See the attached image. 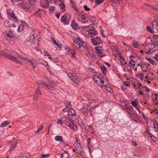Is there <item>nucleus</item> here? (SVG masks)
Listing matches in <instances>:
<instances>
[{
    "instance_id": "nucleus-1",
    "label": "nucleus",
    "mask_w": 158,
    "mask_h": 158,
    "mask_svg": "<svg viewBox=\"0 0 158 158\" xmlns=\"http://www.w3.org/2000/svg\"><path fill=\"white\" fill-rule=\"evenodd\" d=\"M3 54L4 56L7 57L9 59L19 64H21L22 59L26 61H27L28 60L27 58L24 57H22L19 54L17 53L13 56L5 52L3 53Z\"/></svg>"
},
{
    "instance_id": "nucleus-2",
    "label": "nucleus",
    "mask_w": 158,
    "mask_h": 158,
    "mask_svg": "<svg viewBox=\"0 0 158 158\" xmlns=\"http://www.w3.org/2000/svg\"><path fill=\"white\" fill-rule=\"evenodd\" d=\"M74 45L77 48H79L83 45V42L80 37H77L73 41Z\"/></svg>"
},
{
    "instance_id": "nucleus-3",
    "label": "nucleus",
    "mask_w": 158,
    "mask_h": 158,
    "mask_svg": "<svg viewBox=\"0 0 158 158\" xmlns=\"http://www.w3.org/2000/svg\"><path fill=\"white\" fill-rule=\"evenodd\" d=\"M42 94L41 90L39 88H38L36 90L33 96V99L35 100H37L40 98Z\"/></svg>"
},
{
    "instance_id": "nucleus-4",
    "label": "nucleus",
    "mask_w": 158,
    "mask_h": 158,
    "mask_svg": "<svg viewBox=\"0 0 158 158\" xmlns=\"http://www.w3.org/2000/svg\"><path fill=\"white\" fill-rule=\"evenodd\" d=\"M12 20V19H9L8 20H6L5 22L4 25L5 27H9L11 26L15 27L16 26L14 24L12 23V22H13Z\"/></svg>"
},
{
    "instance_id": "nucleus-5",
    "label": "nucleus",
    "mask_w": 158,
    "mask_h": 158,
    "mask_svg": "<svg viewBox=\"0 0 158 158\" xmlns=\"http://www.w3.org/2000/svg\"><path fill=\"white\" fill-rule=\"evenodd\" d=\"M66 125L69 127L73 131L76 130L77 129V127L76 125L70 120L69 122H66Z\"/></svg>"
},
{
    "instance_id": "nucleus-6",
    "label": "nucleus",
    "mask_w": 158,
    "mask_h": 158,
    "mask_svg": "<svg viewBox=\"0 0 158 158\" xmlns=\"http://www.w3.org/2000/svg\"><path fill=\"white\" fill-rule=\"evenodd\" d=\"M8 16L12 18V19L13 21H14L15 22H17L18 21L15 15L13 12L9 13L8 14Z\"/></svg>"
},
{
    "instance_id": "nucleus-7",
    "label": "nucleus",
    "mask_w": 158,
    "mask_h": 158,
    "mask_svg": "<svg viewBox=\"0 0 158 158\" xmlns=\"http://www.w3.org/2000/svg\"><path fill=\"white\" fill-rule=\"evenodd\" d=\"M41 84L44 85H42L41 86L47 90H53L54 89L52 87L48 85L45 84V82H42V83H41L40 85Z\"/></svg>"
},
{
    "instance_id": "nucleus-8",
    "label": "nucleus",
    "mask_w": 158,
    "mask_h": 158,
    "mask_svg": "<svg viewBox=\"0 0 158 158\" xmlns=\"http://www.w3.org/2000/svg\"><path fill=\"white\" fill-rule=\"evenodd\" d=\"M66 73L68 76V77L70 78V79L72 77H73L74 76L76 75V74L72 70H68L66 72Z\"/></svg>"
},
{
    "instance_id": "nucleus-9",
    "label": "nucleus",
    "mask_w": 158,
    "mask_h": 158,
    "mask_svg": "<svg viewBox=\"0 0 158 158\" xmlns=\"http://www.w3.org/2000/svg\"><path fill=\"white\" fill-rule=\"evenodd\" d=\"M71 80L73 82L76 84H78L79 81V78L76 75L74 76L73 77H72Z\"/></svg>"
},
{
    "instance_id": "nucleus-10",
    "label": "nucleus",
    "mask_w": 158,
    "mask_h": 158,
    "mask_svg": "<svg viewBox=\"0 0 158 158\" xmlns=\"http://www.w3.org/2000/svg\"><path fill=\"white\" fill-rule=\"evenodd\" d=\"M80 144L79 143H78V144H77V147H75L76 151L79 154H81V153L83 151V150Z\"/></svg>"
},
{
    "instance_id": "nucleus-11",
    "label": "nucleus",
    "mask_w": 158,
    "mask_h": 158,
    "mask_svg": "<svg viewBox=\"0 0 158 158\" xmlns=\"http://www.w3.org/2000/svg\"><path fill=\"white\" fill-rule=\"evenodd\" d=\"M71 26L73 29L76 30L78 27V26L76 22L74 20H73L71 23Z\"/></svg>"
},
{
    "instance_id": "nucleus-12",
    "label": "nucleus",
    "mask_w": 158,
    "mask_h": 158,
    "mask_svg": "<svg viewBox=\"0 0 158 158\" xmlns=\"http://www.w3.org/2000/svg\"><path fill=\"white\" fill-rule=\"evenodd\" d=\"M147 75L149 76V80H150L154 79L156 77V75L152 72L148 73Z\"/></svg>"
},
{
    "instance_id": "nucleus-13",
    "label": "nucleus",
    "mask_w": 158,
    "mask_h": 158,
    "mask_svg": "<svg viewBox=\"0 0 158 158\" xmlns=\"http://www.w3.org/2000/svg\"><path fill=\"white\" fill-rule=\"evenodd\" d=\"M27 40V41L30 42L31 44L34 43L35 38L34 37V35H31L28 38Z\"/></svg>"
},
{
    "instance_id": "nucleus-14",
    "label": "nucleus",
    "mask_w": 158,
    "mask_h": 158,
    "mask_svg": "<svg viewBox=\"0 0 158 158\" xmlns=\"http://www.w3.org/2000/svg\"><path fill=\"white\" fill-rule=\"evenodd\" d=\"M61 158H69V155L67 151H64V152L62 154H60Z\"/></svg>"
},
{
    "instance_id": "nucleus-15",
    "label": "nucleus",
    "mask_w": 158,
    "mask_h": 158,
    "mask_svg": "<svg viewBox=\"0 0 158 158\" xmlns=\"http://www.w3.org/2000/svg\"><path fill=\"white\" fill-rule=\"evenodd\" d=\"M68 115L69 116H74L75 115V112L74 110L73 109H70L68 112Z\"/></svg>"
},
{
    "instance_id": "nucleus-16",
    "label": "nucleus",
    "mask_w": 158,
    "mask_h": 158,
    "mask_svg": "<svg viewBox=\"0 0 158 158\" xmlns=\"http://www.w3.org/2000/svg\"><path fill=\"white\" fill-rule=\"evenodd\" d=\"M10 123V122L8 120H6L3 122L0 125V126L1 127H3L8 125Z\"/></svg>"
},
{
    "instance_id": "nucleus-17",
    "label": "nucleus",
    "mask_w": 158,
    "mask_h": 158,
    "mask_svg": "<svg viewBox=\"0 0 158 158\" xmlns=\"http://www.w3.org/2000/svg\"><path fill=\"white\" fill-rule=\"evenodd\" d=\"M101 69L102 73V74L104 75H105L106 74V69L104 65H102L101 66Z\"/></svg>"
},
{
    "instance_id": "nucleus-18",
    "label": "nucleus",
    "mask_w": 158,
    "mask_h": 158,
    "mask_svg": "<svg viewBox=\"0 0 158 158\" xmlns=\"http://www.w3.org/2000/svg\"><path fill=\"white\" fill-rule=\"evenodd\" d=\"M61 119L62 122H63V123H64L65 124L66 122H69L70 120V118L69 117L67 118L66 117H63Z\"/></svg>"
},
{
    "instance_id": "nucleus-19",
    "label": "nucleus",
    "mask_w": 158,
    "mask_h": 158,
    "mask_svg": "<svg viewBox=\"0 0 158 158\" xmlns=\"http://www.w3.org/2000/svg\"><path fill=\"white\" fill-rule=\"evenodd\" d=\"M146 59L148 60L149 62L150 63H151L153 65H156L157 64L152 59L148 58H146Z\"/></svg>"
},
{
    "instance_id": "nucleus-20",
    "label": "nucleus",
    "mask_w": 158,
    "mask_h": 158,
    "mask_svg": "<svg viewBox=\"0 0 158 158\" xmlns=\"http://www.w3.org/2000/svg\"><path fill=\"white\" fill-rule=\"evenodd\" d=\"M55 139L57 141H62L63 140V138L61 136L57 135L55 137Z\"/></svg>"
},
{
    "instance_id": "nucleus-21",
    "label": "nucleus",
    "mask_w": 158,
    "mask_h": 158,
    "mask_svg": "<svg viewBox=\"0 0 158 158\" xmlns=\"http://www.w3.org/2000/svg\"><path fill=\"white\" fill-rule=\"evenodd\" d=\"M143 72H147L148 66L146 64H143L141 66Z\"/></svg>"
},
{
    "instance_id": "nucleus-22",
    "label": "nucleus",
    "mask_w": 158,
    "mask_h": 158,
    "mask_svg": "<svg viewBox=\"0 0 158 158\" xmlns=\"http://www.w3.org/2000/svg\"><path fill=\"white\" fill-rule=\"evenodd\" d=\"M102 49L101 47L97 46L96 47V49L97 51V52L100 54H102V52H101V49Z\"/></svg>"
},
{
    "instance_id": "nucleus-23",
    "label": "nucleus",
    "mask_w": 158,
    "mask_h": 158,
    "mask_svg": "<svg viewBox=\"0 0 158 158\" xmlns=\"http://www.w3.org/2000/svg\"><path fill=\"white\" fill-rule=\"evenodd\" d=\"M89 33L91 35H96L98 34V32L96 30H95L94 31H89Z\"/></svg>"
},
{
    "instance_id": "nucleus-24",
    "label": "nucleus",
    "mask_w": 158,
    "mask_h": 158,
    "mask_svg": "<svg viewBox=\"0 0 158 158\" xmlns=\"http://www.w3.org/2000/svg\"><path fill=\"white\" fill-rule=\"evenodd\" d=\"M94 39L96 40V41L99 43V44L100 43H102V40L101 38L99 36H97L94 38Z\"/></svg>"
},
{
    "instance_id": "nucleus-25",
    "label": "nucleus",
    "mask_w": 158,
    "mask_h": 158,
    "mask_svg": "<svg viewBox=\"0 0 158 158\" xmlns=\"http://www.w3.org/2000/svg\"><path fill=\"white\" fill-rule=\"evenodd\" d=\"M59 6H60L61 10H63V12H64L65 11V6L63 3L60 4Z\"/></svg>"
},
{
    "instance_id": "nucleus-26",
    "label": "nucleus",
    "mask_w": 158,
    "mask_h": 158,
    "mask_svg": "<svg viewBox=\"0 0 158 158\" xmlns=\"http://www.w3.org/2000/svg\"><path fill=\"white\" fill-rule=\"evenodd\" d=\"M95 17L93 16H90L89 18V20L92 22V24H94V21L95 20Z\"/></svg>"
},
{
    "instance_id": "nucleus-27",
    "label": "nucleus",
    "mask_w": 158,
    "mask_h": 158,
    "mask_svg": "<svg viewBox=\"0 0 158 158\" xmlns=\"http://www.w3.org/2000/svg\"><path fill=\"white\" fill-rule=\"evenodd\" d=\"M16 144V142H14L12 143V145L10 146V150H11L14 149L15 148Z\"/></svg>"
},
{
    "instance_id": "nucleus-28",
    "label": "nucleus",
    "mask_w": 158,
    "mask_h": 158,
    "mask_svg": "<svg viewBox=\"0 0 158 158\" xmlns=\"http://www.w3.org/2000/svg\"><path fill=\"white\" fill-rule=\"evenodd\" d=\"M129 64L132 67V68H133L135 65V62L134 61L132 60L130 61Z\"/></svg>"
},
{
    "instance_id": "nucleus-29",
    "label": "nucleus",
    "mask_w": 158,
    "mask_h": 158,
    "mask_svg": "<svg viewBox=\"0 0 158 158\" xmlns=\"http://www.w3.org/2000/svg\"><path fill=\"white\" fill-rule=\"evenodd\" d=\"M43 125V124L41 125H40V126L38 128L37 131H35V132L36 133L39 132L40 131H41L42 130V128L43 127V126H42Z\"/></svg>"
},
{
    "instance_id": "nucleus-30",
    "label": "nucleus",
    "mask_w": 158,
    "mask_h": 158,
    "mask_svg": "<svg viewBox=\"0 0 158 158\" xmlns=\"http://www.w3.org/2000/svg\"><path fill=\"white\" fill-rule=\"evenodd\" d=\"M91 41L94 45H98V42L97 41H96V40L94 39V38L91 40Z\"/></svg>"
},
{
    "instance_id": "nucleus-31",
    "label": "nucleus",
    "mask_w": 158,
    "mask_h": 158,
    "mask_svg": "<svg viewBox=\"0 0 158 158\" xmlns=\"http://www.w3.org/2000/svg\"><path fill=\"white\" fill-rule=\"evenodd\" d=\"M67 16L65 15H63L61 19V21L62 22H65L67 20Z\"/></svg>"
},
{
    "instance_id": "nucleus-32",
    "label": "nucleus",
    "mask_w": 158,
    "mask_h": 158,
    "mask_svg": "<svg viewBox=\"0 0 158 158\" xmlns=\"http://www.w3.org/2000/svg\"><path fill=\"white\" fill-rule=\"evenodd\" d=\"M92 110H93V109L92 108V107H91L89 105V104H88L87 106V111L91 112L92 111Z\"/></svg>"
},
{
    "instance_id": "nucleus-33",
    "label": "nucleus",
    "mask_w": 158,
    "mask_h": 158,
    "mask_svg": "<svg viewBox=\"0 0 158 158\" xmlns=\"http://www.w3.org/2000/svg\"><path fill=\"white\" fill-rule=\"evenodd\" d=\"M92 110H93V109L92 108V107H91L89 105V104H88L87 106V111L91 112L92 111Z\"/></svg>"
},
{
    "instance_id": "nucleus-34",
    "label": "nucleus",
    "mask_w": 158,
    "mask_h": 158,
    "mask_svg": "<svg viewBox=\"0 0 158 158\" xmlns=\"http://www.w3.org/2000/svg\"><path fill=\"white\" fill-rule=\"evenodd\" d=\"M54 43L55 45H57L59 48H61L62 47V45L61 44L57 42L56 41H54Z\"/></svg>"
},
{
    "instance_id": "nucleus-35",
    "label": "nucleus",
    "mask_w": 158,
    "mask_h": 158,
    "mask_svg": "<svg viewBox=\"0 0 158 158\" xmlns=\"http://www.w3.org/2000/svg\"><path fill=\"white\" fill-rule=\"evenodd\" d=\"M64 103L67 107H68L69 106V108L70 107V106L71 105V103L69 101H66Z\"/></svg>"
},
{
    "instance_id": "nucleus-36",
    "label": "nucleus",
    "mask_w": 158,
    "mask_h": 158,
    "mask_svg": "<svg viewBox=\"0 0 158 158\" xmlns=\"http://www.w3.org/2000/svg\"><path fill=\"white\" fill-rule=\"evenodd\" d=\"M157 94H153L152 95V98L154 100H157Z\"/></svg>"
},
{
    "instance_id": "nucleus-37",
    "label": "nucleus",
    "mask_w": 158,
    "mask_h": 158,
    "mask_svg": "<svg viewBox=\"0 0 158 158\" xmlns=\"http://www.w3.org/2000/svg\"><path fill=\"white\" fill-rule=\"evenodd\" d=\"M81 111L82 112V113L84 114L86 113L87 110H86L85 108L83 107L82 108L81 110Z\"/></svg>"
},
{
    "instance_id": "nucleus-38",
    "label": "nucleus",
    "mask_w": 158,
    "mask_h": 158,
    "mask_svg": "<svg viewBox=\"0 0 158 158\" xmlns=\"http://www.w3.org/2000/svg\"><path fill=\"white\" fill-rule=\"evenodd\" d=\"M153 128H156L155 130V131H157V132L158 131L157 130V129H158L157 127L158 126V123H157V124H156L155 123L154 125H153Z\"/></svg>"
},
{
    "instance_id": "nucleus-39",
    "label": "nucleus",
    "mask_w": 158,
    "mask_h": 158,
    "mask_svg": "<svg viewBox=\"0 0 158 158\" xmlns=\"http://www.w3.org/2000/svg\"><path fill=\"white\" fill-rule=\"evenodd\" d=\"M131 103L134 106H135L137 105V102L135 100L132 101L131 102Z\"/></svg>"
},
{
    "instance_id": "nucleus-40",
    "label": "nucleus",
    "mask_w": 158,
    "mask_h": 158,
    "mask_svg": "<svg viewBox=\"0 0 158 158\" xmlns=\"http://www.w3.org/2000/svg\"><path fill=\"white\" fill-rule=\"evenodd\" d=\"M133 47L135 48H137L138 47V44L136 41H135L133 44Z\"/></svg>"
},
{
    "instance_id": "nucleus-41",
    "label": "nucleus",
    "mask_w": 158,
    "mask_h": 158,
    "mask_svg": "<svg viewBox=\"0 0 158 158\" xmlns=\"http://www.w3.org/2000/svg\"><path fill=\"white\" fill-rule=\"evenodd\" d=\"M91 139L90 138H89L87 139V143H88V146H91V143H90Z\"/></svg>"
},
{
    "instance_id": "nucleus-42",
    "label": "nucleus",
    "mask_w": 158,
    "mask_h": 158,
    "mask_svg": "<svg viewBox=\"0 0 158 158\" xmlns=\"http://www.w3.org/2000/svg\"><path fill=\"white\" fill-rule=\"evenodd\" d=\"M152 48H149V50L148 51H147L146 49V51H145V53L147 54H150L152 53V52H151Z\"/></svg>"
},
{
    "instance_id": "nucleus-43",
    "label": "nucleus",
    "mask_w": 158,
    "mask_h": 158,
    "mask_svg": "<svg viewBox=\"0 0 158 158\" xmlns=\"http://www.w3.org/2000/svg\"><path fill=\"white\" fill-rule=\"evenodd\" d=\"M70 51L71 52L72 55V56L73 57H74V56L75 55V54H76L75 51L74 50H70Z\"/></svg>"
},
{
    "instance_id": "nucleus-44",
    "label": "nucleus",
    "mask_w": 158,
    "mask_h": 158,
    "mask_svg": "<svg viewBox=\"0 0 158 158\" xmlns=\"http://www.w3.org/2000/svg\"><path fill=\"white\" fill-rule=\"evenodd\" d=\"M49 156V154H43L41 155V158H43L45 157H48Z\"/></svg>"
},
{
    "instance_id": "nucleus-45",
    "label": "nucleus",
    "mask_w": 158,
    "mask_h": 158,
    "mask_svg": "<svg viewBox=\"0 0 158 158\" xmlns=\"http://www.w3.org/2000/svg\"><path fill=\"white\" fill-rule=\"evenodd\" d=\"M83 7L85 10L86 11H89L90 10V9L88 8L86 5H84Z\"/></svg>"
},
{
    "instance_id": "nucleus-46",
    "label": "nucleus",
    "mask_w": 158,
    "mask_h": 158,
    "mask_svg": "<svg viewBox=\"0 0 158 158\" xmlns=\"http://www.w3.org/2000/svg\"><path fill=\"white\" fill-rule=\"evenodd\" d=\"M158 43V41H154L152 44H151L150 45H153L155 46H157V43ZM155 48H156V47H155Z\"/></svg>"
},
{
    "instance_id": "nucleus-47",
    "label": "nucleus",
    "mask_w": 158,
    "mask_h": 158,
    "mask_svg": "<svg viewBox=\"0 0 158 158\" xmlns=\"http://www.w3.org/2000/svg\"><path fill=\"white\" fill-rule=\"evenodd\" d=\"M24 3L23 2H21L20 3H19L18 4V5L20 6V7H21L22 8H24V6H23V4H24Z\"/></svg>"
},
{
    "instance_id": "nucleus-48",
    "label": "nucleus",
    "mask_w": 158,
    "mask_h": 158,
    "mask_svg": "<svg viewBox=\"0 0 158 158\" xmlns=\"http://www.w3.org/2000/svg\"><path fill=\"white\" fill-rule=\"evenodd\" d=\"M49 6V2L48 1H47V5H44L42 6V7L44 8H48Z\"/></svg>"
},
{
    "instance_id": "nucleus-49",
    "label": "nucleus",
    "mask_w": 158,
    "mask_h": 158,
    "mask_svg": "<svg viewBox=\"0 0 158 158\" xmlns=\"http://www.w3.org/2000/svg\"><path fill=\"white\" fill-rule=\"evenodd\" d=\"M55 9V7L53 6H51L49 8V10L51 12H52Z\"/></svg>"
},
{
    "instance_id": "nucleus-50",
    "label": "nucleus",
    "mask_w": 158,
    "mask_h": 158,
    "mask_svg": "<svg viewBox=\"0 0 158 158\" xmlns=\"http://www.w3.org/2000/svg\"><path fill=\"white\" fill-rule=\"evenodd\" d=\"M124 84L127 87H129L130 85V83L128 81H125L124 82Z\"/></svg>"
},
{
    "instance_id": "nucleus-51",
    "label": "nucleus",
    "mask_w": 158,
    "mask_h": 158,
    "mask_svg": "<svg viewBox=\"0 0 158 158\" xmlns=\"http://www.w3.org/2000/svg\"><path fill=\"white\" fill-rule=\"evenodd\" d=\"M89 105L93 109L94 108L96 107V106L94 105V104L92 103H91L89 104Z\"/></svg>"
},
{
    "instance_id": "nucleus-52",
    "label": "nucleus",
    "mask_w": 158,
    "mask_h": 158,
    "mask_svg": "<svg viewBox=\"0 0 158 158\" xmlns=\"http://www.w3.org/2000/svg\"><path fill=\"white\" fill-rule=\"evenodd\" d=\"M88 147L89 150V153L90 154H91L92 151H93V149H92V146H91L90 147L88 146Z\"/></svg>"
},
{
    "instance_id": "nucleus-53",
    "label": "nucleus",
    "mask_w": 158,
    "mask_h": 158,
    "mask_svg": "<svg viewBox=\"0 0 158 158\" xmlns=\"http://www.w3.org/2000/svg\"><path fill=\"white\" fill-rule=\"evenodd\" d=\"M30 63L31 65L32 68H33V69H35V67H36V66H35V64L32 61Z\"/></svg>"
},
{
    "instance_id": "nucleus-54",
    "label": "nucleus",
    "mask_w": 158,
    "mask_h": 158,
    "mask_svg": "<svg viewBox=\"0 0 158 158\" xmlns=\"http://www.w3.org/2000/svg\"><path fill=\"white\" fill-rule=\"evenodd\" d=\"M131 142H132V144L135 146H136L137 145V143H136V142L135 141L132 140L131 141Z\"/></svg>"
},
{
    "instance_id": "nucleus-55",
    "label": "nucleus",
    "mask_w": 158,
    "mask_h": 158,
    "mask_svg": "<svg viewBox=\"0 0 158 158\" xmlns=\"http://www.w3.org/2000/svg\"><path fill=\"white\" fill-rule=\"evenodd\" d=\"M146 29L148 31H149L151 30H152L151 27L148 26H146Z\"/></svg>"
},
{
    "instance_id": "nucleus-56",
    "label": "nucleus",
    "mask_w": 158,
    "mask_h": 158,
    "mask_svg": "<svg viewBox=\"0 0 158 158\" xmlns=\"http://www.w3.org/2000/svg\"><path fill=\"white\" fill-rule=\"evenodd\" d=\"M137 85L139 87V88L140 89H141L143 87L142 86V85H141V84L140 83H137Z\"/></svg>"
},
{
    "instance_id": "nucleus-57",
    "label": "nucleus",
    "mask_w": 158,
    "mask_h": 158,
    "mask_svg": "<svg viewBox=\"0 0 158 158\" xmlns=\"http://www.w3.org/2000/svg\"><path fill=\"white\" fill-rule=\"evenodd\" d=\"M82 48H83L84 49V50H86L87 52H88V48L86 45H84V46H83L82 47Z\"/></svg>"
},
{
    "instance_id": "nucleus-58",
    "label": "nucleus",
    "mask_w": 158,
    "mask_h": 158,
    "mask_svg": "<svg viewBox=\"0 0 158 158\" xmlns=\"http://www.w3.org/2000/svg\"><path fill=\"white\" fill-rule=\"evenodd\" d=\"M103 1V0H96V2L98 4H100Z\"/></svg>"
},
{
    "instance_id": "nucleus-59",
    "label": "nucleus",
    "mask_w": 158,
    "mask_h": 158,
    "mask_svg": "<svg viewBox=\"0 0 158 158\" xmlns=\"http://www.w3.org/2000/svg\"><path fill=\"white\" fill-rule=\"evenodd\" d=\"M113 50L115 52H117L118 51V48L116 46L114 47V48L113 49Z\"/></svg>"
},
{
    "instance_id": "nucleus-60",
    "label": "nucleus",
    "mask_w": 158,
    "mask_h": 158,
    "mask_svg": "<svg viewBox=\"0 0 158 158\" xmlns=\"http://www.w3.org/2000/svg\"><path fill=\"white\" fill-rule=\"evenodd\" d=\"M126 108H127V109H128L129 111H130L131 110V109H133V107L132 106H128L127 107H126Z\"/></svg>"
},
{
    "instance_id": "nucleus-61",
    "label": "nucleus",
    "mask_w": 158,
    "mask_h": 158,
    "mask_svg": "<svg viewBox=\"0 0 158 158\" xmlns=\"http://www.w3.org/2000/svg\"><path fill=\"white\" fill-rule=\"evenodd\" d=\"M57 123L61 124H62L63 123L61 119H58Z\"/></svg>"
},
{
    "instance_id": "nucleus-62",
    "label": "nucleus",
    "mask_w": 158,
    "mask_h": 158,
    "mask_svg": "<svg viewBox=\"0 0 158 158\" xmlns=\"http://www.w3.org/2000/svg\"><path fill=\"white\" fill-rule=\"evenodd\" d=\"M95 30H94V28L93 27H92L90 28L89 29V31H94Z\"/></svg>"
},
{
    "instance_id": "nucleus-63",
    "label": "nucleus",
    "mask_w": 158,
    "mask_h": 158,
    "mask_svg": "<svg viewBox=\"0 0 158 158\" xmlns=\"http://www.w3.org/2000/svg\"><path fill=\"white\" fill-rule=\"evenodd\" d=\"M60 13H56V16L58 19H59V18L60 16Z\"/></svg>"
},
{
    "instance_id": "nucleus-64",
    "label": "nucleus",
    "mask_w": 158,
    "mask_h": 158,
    "mask_svg": "<svg viewBox=\"0 0 158 158\" xmlns=\"http://www.w3.org/2000/svg\"><path fill=\"white\" fill-rule=\"evenodd\" d=\"M85 15H83L81 16V19L83 20H85Z\"/></svg>"
}]
</instances>
